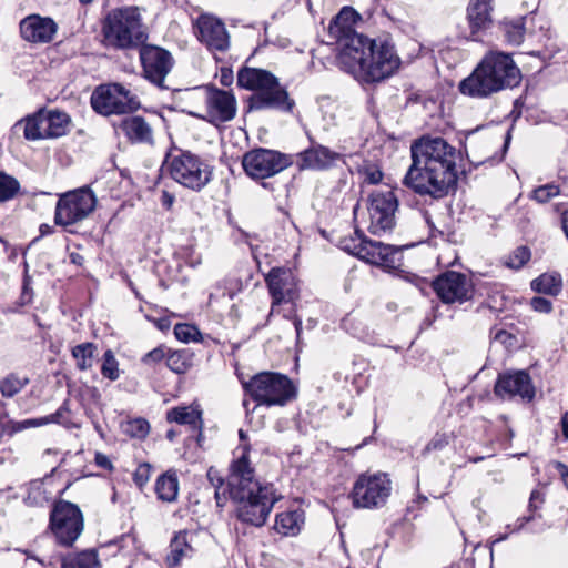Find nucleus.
<instances>
[{"instance_id": "f257e3e1", "label": "nucleus", "mask_w": 568, "mask_h": 568, "mask_svg": "<svg viewBox=\"0 0 568 568\" xmlns=\"http://www.w3.org/2000/svg\"><path fill=\"white\" fill-rule=\"evenodd\" d=\"M358 19L353 8L344 7L328 26L327 44L334 47L343 71L365 83L383 81L397 71L400 59L388 39L359 34L354 28Z\"/></svg>"}, {"instance_id": "f03ea898", "label": "nucleus", "mask_w": 568, "mask_h": 568, "mask_svg": "<svg viewBox=\"0 0 568 568\" xmlns=\"http://www.w3.org/2000/svg\"><path fill=\"white\" fill-rule=\"evenodd\" d=\"M412 164L402 183L420 196L443 199L455 190L462 153L444 138L424 135L410 145Z\"/></svg>"}, {"instance_id": "7ed1b4c3", "label": "nucleus", "mask_w": 568, "mask_h": 568, "mask_svg": "<svg viewBox=\"0 0 568 568\" xmlns=\"http://www.w3.org/2000/svg\"><path fill=\"white\" fill-rule=\"evenodd\" d=\"M248 446L230 466L227 476L229 497L236 504V518L247 525H265L274 505L282 498L273 484H261L255 479V470L248 458Z\"/></svg>"}, {"instance_id": "20e7f679", "label": "nucleus", "mask_w": 568, "mask_h": 568, "mask_svg": "<svg viewBox=\"0 0 568 568\" xmlns=\"http://www.w3.org/2000/svg\"><path fill=\"white\" fill-rule=\"evenodd\" d=\"M521 73L510 54L491 51L459 83V91L471 98H487L495 92L519 84Z\"/></svg>"}, {"instance_id": "39448f33", "label": "nucleus", "mask_w": 568, "mask_h": 568, "mask_svg": "<svg viewBox=\"0 0 568 568\" xmlns=\"http://www.w3.org/2000/svg\"><path fill=\"white\" fill-rule=\"evenodd\" d=\"M237 87L252 91L247 98V111L275 110L291 113L295 101L287 90L270 71L258 68L242 67L236 75Z\"/></svg>"}, {"instance_id": "423d86ee", "label": "nucleus", "mask_w": 568, "mask_h": 568, "mask_svg": "<svg viewBox=\"0 0 568 568\" xmlns=\"http://www.w3.org/2000/svg\"><path fill=\"white\" fill-rule=\"evenodd\" d=\"M102 36L105 47L116 50L138 48L148 39L138 7L113 9L103 19Z\"/></svg>"}, {"instance_id": "0eeeda50", "label": "nucleus", "mask_w": 568, "mask_h": 568, "mask_svg": "<svg viewBox=\"0 0 568 568\" xmlns=\"http://www.w3.org/2000/svg\"><path fill=\"white\" fill-rule=\"evenodd\" d=\"M244 393L258 406H284L295 396L292 381L280 373L261 372L250 379L237 374Z\"/></svg>"}, {"instance_id": "6e6552de", "label": "nucleus", "mask_w": 568, "mask_h": 568, "mask_svg": "<svg viewBox=\"0 0 568 568\" xmlns=\"http://www.w3.org/2000/svg\"><path fill=\"white\" fill-rule=\"evenodd\" d=\"M170 178L194 192L202 191L212 180V168L200 155L181 149L166 154L164 162Z\"/></svg>"}, {"instance_id": "1a4fd4ad", "label": "nucleus", "mask_w": 568, "mask_h": 568, "mask_svg": "<svg viewBox=\"0 0 568 568\" xmlns=\"http://www.w3.org/2000/svg\"><path fill=\"white\" fill-rule=\"evenodd\" d=\"M92 109L104 116L128 114L140 108L139 98L120 83L101 84L91 94Z\"/></svg>"}, {"instance_id": "9d476101", "label": "nucleus", "mask_w": 568, "mask_h": 568, "mask_svg": "<svg viewBox=\"0 0 568 568\" xmlns=\"http://www.w3.org/2000/svg\"><path fill=\"white\" fill-rule=\"evenodd\" d=\"M291 164L292 160L288 155L263 148L246 152L242 159L244 172L253 180H261L262 186L267 190H274V187L273 183L265 180L278 174Z\"/></svg>"}, {"instance_id": "9b49d317", "label": "nucleus", "mask_w": 568, "mask_h": 568, "mask_svg": "<svg viewBox=\"0 0 568 568\" xmlns=\"http://www.w3.org/2000/svg\"><path fill=\"white\" fill-rule=\"evenodd\" d=\"M398 200L392 191H374L368 197L367 230L371 234L382 236L390 233L396 225Z\"/></svg>"}, {"instance_id": "f8f14e48", "label": "nucleus", "mask_w": 568, "mask_h": 568, "mask_svg": "<svg viewBox=\"0 0 568 568\" xmlns=\"http://www.w3.org/2000/svg\"><path fill=\"white\" fill-rule=\"evenodd\" d=\"M390 489V480L386 475H361L349 497L356 508H375L386 503Z\"/></svg>"}, {"instance_id": "ddd939ff", "label": "nucleus", "mask_w": 568, "mask_h": 568, "mask_svg": "<svg viewBox=\"0 0 568 568\" xmlns=\"http://www.w3.org/2000/svg\"><path fill=\"white\" fill-rule=\"evenodd\" d=\"M197 40L212 52H226L230 48V34L224 22L210 13L200 14L193 22Z\"/></svg>"}, {"instance_id": "4468645a", "label": "nucleus", "mask_w": 568, "mask_h": 568, "mask_svg": "<svg viewBox=\"0 0 568 568\" xmlns=\"http://www.w3.org/2000/svg\"><path fill=\"white\" fill-rule=\"evenodd\" d=\"M140 60L144 78L161 89H168L164 82L173 68L172 54L163 48L145 44L140 49Z\"/></svg>"}, {"instance_id": "2eb2a0df", "label": "nucleus", "mask_w": 568, "mask_h": 568, "mask_svg": "<svg viewBox=\"0 0 568 568\" xmlns=\"http://www.w3.org/2000/svg\"><path fill=\"white\" fill-rule=\"evenodd\" d=\"M236 114V99L232 91L214 85L205 87V113L200 115L212 124L229 122Z\"/></svg>"}, {"instance_id": "dca6fc26", "label": "nucleus", "mask_w": 568, "mask_h": 568, "mask_svg": "<svg viewBox=\"0 0 568 568\" xmlns=\"http://www.w3.org/2000/svg\"><path fill=\"white\" fill-rule=\"evenodd\" d=\"M432 286L443 303H463L473 296L470 280L462 273L448 271L437 276Z\"/></svg>"}, {"instance_id": "f3484780", "label": "nucleus", "mask_w": 568, "mask_h": 568, "mask_svg": "<svg viewBox=\"0 0 568 568\" xmlns=\"http://www.w3.org/2000/svg\"><path fill=\"white\" fill-rule=\"evenodd\" d=\"M266 283L272 296L271 315L280 313L283 303H291L297 300V287L294 276L284 268H273L266 276Z\"/></svg>"}, {"instance_id": "a211bd4d", "label": "nucleus", "mask_w": 568, "mask_h": 568, "mask_svg": "<svg viewBox=\"0 0 568 568\" xmlns=\"http://www.w3.org/2000/svg\"><path fill=\"white\" fill-rule=\"evenodd\" d=\"M359 258L386 271H394L402 266L403 256L399 246L384 244L366 237Z\"/></svg>"}, {"instance_id": "6ab92c4d", "label": "nucleus", "mask_w": 568, "mask_h": 568, "mask_svg": "<svg viewBox=\"0 0 568 568\" xmlns=\"http://www.w3.org/2000/svg\"><path fill=\"white\" fill-rule=\"evenodd\" d=\"M495 394L501 398L519 396L523 399L531 400L535 396V388L527 372L516 371L498 376L495 384Z\"/></svg>"}, {"instance_id": "aec40b11", "label": "nucleus", "mask_w": 568, "mask_h": 568, "mask_svg": "<svg viewBox=\"0 0 568 568\" xmlns=\"http://www.w3.org/2000/svg\"><path fill=\"white\" fill-rule=\"evenodd\" d=\"M21 38L30 43H49L53 40L58 24L49 17L29 14L19 23Z\"/></svg>"}, {"instance_id": "412c9836", "label": "nucleus", "mask_w": 568, "mask_h": 568, "mask_svg": "<svg viewBox=\"0 0 568 568\" xmlns=\"http://www.w3.org/2000/svg\"><path fill=\"white\" fill-rule=\"evenodd\" d=\"M339 158V153L324 145L313 144L297 154V165L301 170H328Z\"/></svg>"}, {"instance_id": "4be33fe9", "label": "nucleus", "mask_w": 568, "mask_h": 568, "mask_svg": "<svg viewBox=\"0 0 568 568\" xmlns=\"http://www.w3.org/2000/svg\"><path fill=\"white\" fill-rule=\"evenodd\" d=\"M50 528L61 546H71V503L60 500L53 505Z\"/></svg>"}, {"instance_id": "5701e85b", "label": "nucleus", "mask_w": 568, "mask_h": 568, "mask_svg": "<svg viewBox=\"0 0 568 568\" xmlns=\"http://www.w3.org/2000/svg\"><path fill=\"white\" fill-rule=\"evenodd\" d=\"M53 486L54 478L51 476L30 481L27 488V496L24 497L26 504L29 506H43L52 499L55 493L60 494L68 489L71 483H67L62 490H55Z\"/></svg>"}, {"instance_id": "b1692460", "label": "nucleus", "mask_w": 568, "mask_h": 568, "mask_svg": "<svg viewBox=\"0 0 568 568\" xmlns=\"http://www.w3.org/2000/svg\"><path fill=\"white\" fill-rule=\"evenodd\" d=\"M120 129L133 143L151 144L153 142L152 128L140 115L124 118L120 123Z\"/></svg>"}, {"instance_id": "393cba45", "label": "nucleus", "mask_w": 568, "mask_h": 568, "mask_svg": "<svg viewBox=\"0 0 568 568\" xmlns=\"http://www.w3.org/2000/svg\"><path fill=\"white\" fill-rule=\"evenodd\" d=\"M305 524V514L302 509L286 510L276 515L274 529L284 537L297 536Z\"/></svg>"}, {"instance_id": "a878e982", "label": "nucleus", "mask_w": 568, "mask_h": 568, "mask_svg": "<svg viewBox=\"0 0 568 568\" xmlns=\"http://www.w3.org/2000/svg\"><path fill=\"white\" fill-rule=\"evenodd\" d=\"M491 0H470L467 8V17L471 33L488 28L491 24Z\"/></svg>"}, {"instance_id": "bb28decb", "label": "nucleus", "mask_w": 568, "mask_h": 568, "mask_svg": "<svg viewBox=\"0 0 568 568\" xmlns=\"http://www.w3.org/2000/svg\"><path fill=\"white\" fill-rule=\"evenodd\" d=\"M166 419L170 423L187 425L193 430H199L200 433L203 428L202 410L197 404L173 407L168 410Z\"/></svg>"}, {"instance_id": "cd10ccee", "label": "nucleus", "mask_w": 568, "mask_h": 568, "mask_svg": "<svg viewBox=\"0 0 568 568\" xmlns=\"http://www.w3.org/2000/svg\"><path fill=\"white\" fill-rule=\"evenodd\" d=\"M23 126V136L28 141H38L49 139L47 135L48 130L45 129V110H39L38 112L21 119L14 124V128Z\"/></svg>"}, {"instance_id": "c85d7f7f", "label": "nucleus", "mask_w": 568, "mask_h": 568, "mask_svg": "<svg viewBox=\"0 0 568 568\" xmlns=\"http://www.w3.org/2000/svg\"><path fill=\"white\" fill-rule=\"evenodd\" d=\"M97 206V196L89 186L73 190V222L91 214Z\"/></svg>"}, {"instance_id": "c756f323", "label": "nucleus", "mask_w": 568, "mask_h": 568, "mask_svg": "<svg viewBox=\"0 0 568 568\" xmlns=\"http://www.w3.org/2000/svg\"><path fill=\"white\" fill-rule=\"evenodd\" d=\"M534 292L549 296H558L562 291V277L557 272L542 273L531 281Z\"/></svg>"}, {"instance_id": "7c9ffc66", "label": "nucleus", "mask_w": 568, "mask_h": 568, "mask_svg": "<svg viewBox=\"0 0 568 568\" xmlns=\"http://www.w3.org/2000/svg\"><path fill=\"white\" fill-rule=\"evenodd\" d=\"M155 494L164 503H173L179 494V479L175 471L162 474L155 481Z\"/></svg>"}, {"instance_id": "2f4dec72", "label": "nucleus", "mask_w": 568, "mask_h": 568, "mask_svg": "<svg viewBox=\"0 0 568 568\" xmlns=\"http://www.w3.org/2000/svg\"><path fill=\"white\" fill-rule=\"evenodd\" d=\"M525 21L526 17H518L505 19L500 22V29L509 44L519 45L523 43L526 33Z\"/></svg>"}, {"instance_id": "473e14b6", "label": "nucleus", "mask_w": 568, "mask_h": 568, "mask_svg": "<svg viewBox=\"0 0 568 568\" xmlns=\"http://www.w3.org/2000/svg\"><path fill=\"white\" fill-rule=\"evenodd\" d=\"M192 552V547L186 540V532L180 531L172 539L170 545V552L166 556V564L170 567L178 566L184 557H189Z\"/></svg>"}, {"instance_id": "72a5a7b5", "label": "nucleus", "mask_w": 568, "mask_h": 568, "mask_svg": "<svg viewBox=\"0 0 568 568\" xmlns=\"http://www.w3.org/2000/svg\"><path fill=\"white\" fill-rule=\"evenodd\" d=\"M69 122V115L59 111L45 110V129L47 135L50 138H58L65 133V126Z\"/></svg>"}, {"instance_id": "f704fd0d", "label": "nucleus", "mask_w": 568, "mask_h": 568, "mask_svg": "<svg viewBox=\"0 0 568 568\" xmlns=\"http://www.w3.org/2000/svg\"><path fill=\"white\" fill-rule=\"evenodd\" d=\"M28 383V377L11 373L0 379V393L3 397L11 398L21 392Z\"/></svg>"}, {"instance_id": "c9c22d12", "label": "nucleus", "mask_w": 568, "mask_h": 568, "mask_svg": "<svg viewBox=\"0 0 568 568\" xmlns=\"http://www.w3.org/2000/svg\"><path fill=\"white\" fill-rule=\"evenodd\" d=\"M166 366L176 374H184L192 366V355L186 351H168Z\"/></svg>"}, {"instance_id": "e433bc0d", "label": "nucleus", "mask_w": 568, "mask_h": 568, "mask_svg": "<svg viewBox=\"0 0 568 568\" xmlns=\"http://www.w3.org/2000/svg\"><path fill=\"white\" fill-rule=\"evenodd\" d=\"M54 224L63 227L71 225V191L60 195L54 212Z\"/></svg>"}, {"instance_id": "4c0bfd02", "label": "nucleus", "mask_w": 568, "mask_h": 568, "mask_svg": "<svg viewBox=\"0 0 568 568\" xmlns=\"http://www.w3.org/2000/svg\"><path fill=\"white\" fill-rule=\"evenodd\" d=\"M97 347L92 343H83L73 347V359L77 361V366L84 371L90 368L95 361Z\"/></svg>"}, {"instance_id": "58836bf2", "label": "nucleus", "mask_w": 568, "mask_h": 568, "mask_svg": "<svg viewBox=\"0 0 568 568\" xmlns=\"http://www.w3.org/2000/svg\"><path fill=\"white\" fill-rule=\"evenodd\" d=\"M20 189V183L14 176L0 171V203L14 199Z\"/></svg>"}, {"instance_id": "ea45409f", "label": "nucleus", "mask_w": 568, "mask_h": 568, "mask_svg": "<svg viewBox=\"0 0 568 568\" xmlns=\"http://www.w3.org/2000/svg\"><path fill=\"white\" fill-rule=\"evenodd\" d=\"M365 241L366 235L361 230L356 229L353 235L344 236L339 240V247L359 258Z\"/></svg>"}, {"instance_id": "a19ab883", "label": "nucleus", "mask_w": 568, "mask_h": 568, "mask_svg": "<svg viewBox=\"0 0 568 568\" xmlns=\"http://www.w3.org/2000/svg\"><path fill=\"white\" fill-rule=\"evenodd\" d=\"M207 479L211 485L215 488V500L219 507H223L229 497L227 485L224 487V479L220 476L219 470L211 467L207 470Z\"/></svg>"}, {"instance_id": "79ce46f5", "label": "nucleus", "mask_w": 568, "mask_h": 568, "mask_svg": "<svg viewBox=\"0 0 568 568\" xmlns=\"http://www.w3.org/2000/svg\"><path fill=\"white\" fill-rule=\"evenodd\" d=\"M97 549H85L73 555V568H101Z\"/></svg>"}, {"instance_id": "37998d69", "label": "nucleus", "mask_w": 568, "mask_h": 568, "mask_svg": "<svg viewBox=\"0 0 568 568\" xmlns=\"http://www.w3.org/2000/svg\"><path fill=\"white\" fill-rule=\"evenodd\" d=\"M123 433L132 438L143 439L150 432V424L144 418L130 419L122 425Z\"/></svg>"}, {"instance_id": "c03bdc74", "label": "nucleus", "mask_w": 568, "mask_h": 568, "mask_svg": "<svg viewBox=\"0 0 568 568\" xmlns=\"http://www.w3.org/2000/svg\"><path fill=\"white\" fill-rule=\"evenodd\" d=\"M174 335L183 343L200 342L202 339L199 328L187 323L176 324L174 326Z\"/></svg>"}, {"instance_id": "a18cd8bd", "label": "nucleus", "mask_w": 568, "mask_h": 568, "mask_svg": "<svg viewBox=\"0 0 568 568\" xmlns=\"http://www.w3.org/2000/svg\"><path fill=\"white\" fill-rule=\"evenodd\" d=\"M559 194V185L555 183H547L545 185L535 187L530 193V199L538 203L545 204Z\"/></svg>"}, {"instance_id": "49530a36", "label": "nucleus", "mask_w": 568, "mask_h": 568, "mask_svg": "<svg viewBox=\"0 0 568 568\" xmlns=\"http://www.w3.org/2000/svg\"><path fill=\"white\" fill-rule=\"evenodd\" d=\"M530 250L527 246H519L505 260V265L513 270L521 268L530 260Z\"/></svg>"}, {"instance_id": "de8ad7c7", "label": "nucleus", "mask_w": 568, "mask_h": 568, "mask_svg": "<svg viewBox=\"0 0 568 568\" xmlns=\"http://www.w3.org/2000/svg\"><path fill=\"white\" fill-rule=\"evenodd\" d=\"M101 374L103 377L109 378L110 381H115L119 378V363L113 355L111 349H108L103 354V362L101 366Z\"/></svg>"}, {"instance_id": "09e8293b", "label": "nucleus", "mask_w": 568, "mask_h": 568, "mask_svg": "<svg viewBox=\"0 0 568 568\" xmlns=\"http://www.w3.org/2000/svg\"><path fill=\"white\" fill-rule=\"evenodd\" d=\"M27 556V559H33L37 560L39 564H41L44 568H70L71 562L68 556H52L48 564H44L43 560L39 559L37 556L31 555L30 551L24 550L23 551Z\"/></svg>"}, {"instance_id": "8fccbe9b", "label": "nucleus", "mask_w": 568, "mask_h": 568, "mask_svg": "<svg viewBox=\"0 0 568 568\" xmlns=\"http://www.w3.org/2000/svg\"><path fill=\"white\" fill-rule=\"evenodd\" d=\"M359 173L363 182L367 184H378L383 179V172L376 165L365 164L361 168Z\"/></svg>"}, {"instance_id": "3c124183", "label": "nucleus", "mask_w": 568, "mask_h": 568, "mask_svg": "<svg viewBox=\"0 0 568 568\" xmlns=\"http://www.w3.org/2000/svg\"><path fill=\"white\" fill-rule=\"evenodd\" d=\"M151 476V465L148 463L140 464L133 473V481L139 488H143Z\"/></svg>"}, {"instance_id": "603ef678", "label": "nucleus", "mask_w": 568, "mask_h": 568, "mask_svg": "<svg viewBox=\"0 0 568 568\" xmlns=\"http://www.w3.org/2000/svg\"><path fill=\"white\" fill-rule=\"evenodd\" d=\"M166 354L168 352L164 346L155 347L142 357V363L148 366H155L163 359H166Z\"/></svg>"}, {"instance_id": "864d4df0", "label": "nucleus", "mask_w": 568, "mask_h": 568, "mask_svg": "<svg viewBox=\"0 0 568 568\" xmlns=\"http://www.w3.org/2000/svg\"><path fill=\"white\" fill-rule=\"evenodd\" d=\"M450 440V436L446 433H436L434 437L425 446L424 452L429 453L433 450H442L445 448Z\"/></svg>"}, {"instance_id": "5fc2aeb1", "label": "nucleus", "mask_w": 568, "mask_h": 568, "mask_svg": "<svg viewBox=\"0 0 568 568\" xmlns=\"http://www.w3.org/2000/svg\"><path fill=\"white\" fill-rule=\"evenodd\" d=\"M84 528V518L78 505L73 504V542L80 537Z\"/></svg>"}, {"instance_id": "6e6d98bb", "label": "nucleus", "mask_w": 568, "mask_h": 568, "mask_svg": "<svg viewBox=\"0 0 568 568\" xmlns=\"http://www.w3.org/2000/svg\"><path fill=\"white\" fill-rule=\"evenodd\" d=\"M530 307L538 313L542 314H549L552 311V303L551 301L541 297V296H535L530 300Z\"/></svg>"}, {"instance_id": "4d7b16f0", "label": "nucleus", "mask_w": 568, "mask_h": 568, "mask_svg": "<svg viewBox=\"0 0 568 568\" xmlns=\"http://www.w3.org/2000/svg\"><path fill=\"white\" fill-rule=\"evenodd\" d=\"M542 503L541 494L538 490H532L528 504L529 514L539 515L537 510L540 508Z\"/></svg>"}, {"instance_id": "13d9d810", "label": "nucleus", "mask_w": 568, "mask_h": 568, "mask_svg": "<svg viewBox=\"0 0 568 568\" xmlns=\"http://www.w3.org/2000/svg\"><path fill=\"white\" fill-rule=\"evenodd\" d=\"M30 283H31L30 277L28 275H26L23 278L22 293L20 296L22 305L29 304L32 301L33 293H32Z\"/></svg>"}, {"instance_id": "bf43d9fd", "label": "nucleus", "mask_w": 568, "mask_h": 568, "mask_svg": "<svg viewBox=\"0 0 568 568\" xmlns=\"http://www.w3.org/2000/svg\"><path fill=\"white\" fill-rule=\"evenodd\" d=\"M280 310H281V312L278 314H281L286 320L292 321V320H294V317H297L295 301H293L291 303H283L280 306Z\"/></svg>"}, {"instance_id": "052dcab7", "label": "nucleus", "mask_w": 568, "mask_h": 568, "mask_svg": "<svg viewBox=\"0 0 568 568\" xmlns=\"http://www.w3.org/2000/svg\"><path fill=\"white\" fill-rule=\"evenodd\" d=\"M94 460H95L97 466H99L103 469L110 470V471L113 470L112 462L110 460V458L106 455H104L102 453H95Z\"/></svg>"}, {"instance_id": "680f3d73", "label": "nucleus", "mask_w": 568, "mask_h": 568, "mask_svg": "<svg viewBox=\"0 0 568 568\" xmlns=\"http://www.w3.org/2000/svg\"><path fill=\"white\" fill-rule=\"evenodd\" d=\"M541 517V515H534L529 514L527 516L519 517L516 520L515 527L513 528V531H520L524 529V527L529 524L530 521L535 520L536 518Z\"/></svg>"}, {"instance_id": "e2e57ef3", "label": "nucleus", "mask_w": 568, "mask_h": 568, "mask_svg": "<svg viewBox=\"0 0 568 568\" xmlns=\"http://www.w3.org/2000/svg\"><path fill=\"white\" fill-rule=\"evenodd\" d=\"M234 81L233 71L230 68H221L220 82L224 87H230Z\"/></svg>"}, {"instance_id": "0e129e2a", "label": "nucleus", "mask_w": 568, "mask_h": 568, "mask_svg": "<svg viewBox=\"0 0 568 568\" xmlns=\"http://www.w3.org/2000/svg\"><path fill=\"white\" fill-rule=\"evenodd\" d=\"M160 202L165 210H171L175 202V196L169 191L163 190L161 193Z\"/></svg>"}, {"instance_id": "69168bd1", "label": "nucleus", "mask_w": 568, "mask_h": 568, "mask_svg": "<svg viewBox=\"0 0 568 568\" xmlns=\"http://www.w3.org/2000/svg\"><path fill=\"white\" fill-rule=\"evenodd\" d=\"M557 468L559 469L560 475H561V479H562L565 486L568 489V466H566V465H564L561 463H558Z\"/></svg>"}, {"instance_id": "338daca9", "label": "nucleus", "mask_w": 568, "mask_h": 568, "mask_svg": "<svg viewBox=\"0 0 568 568\" xmlns=\"http://www.w3.org/2000/svg\"><path fill=\"white\" fill-rule=\"evenodd\" d=\"M562 436L568 439V412H566L560 419Z\"/></svg>"}, {"instance_id": "774afa93", "label": "nucleus", "mask_w": 568, "mask_h": 568, "mask_svg": "<svg viewBox=\"0 0 568 568\" xmlns=\"http://www.w3.org/2000/svg\"><path fill=\"white\" fill-rule=\"evenodd\" d=\"M561 222H562V230L568 239V211H565L562 213Z\"/></svg>"}]
</instances>
